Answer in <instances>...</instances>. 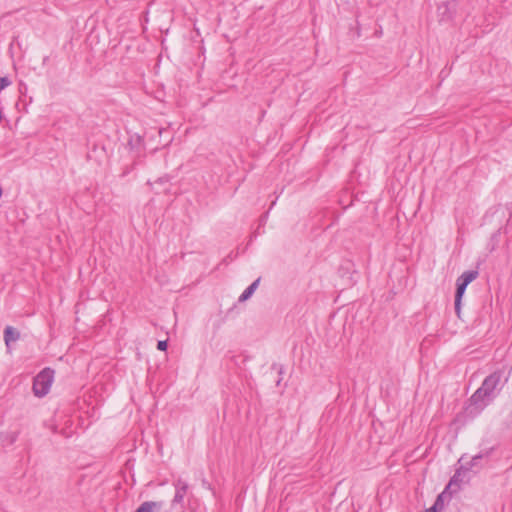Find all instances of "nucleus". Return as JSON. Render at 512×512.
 Here are the masks:
<instances>
[{"mask_svg":"<svg viewBox=\"0 0 512 512\" xmlns=\"http://www.w3.org/2000/svg\"><path fill=\"white\" fill-rule=\"evenodd\" d=\"M502 374V371L497 370L488 375L483 380L481 386L470 397L471 405L478 411L487 407L499 394Z\"/></svg>","mask_w":512,"mask_h":512,"instance_id":"obj_1","label":"nucleus"},{"mask_svg":"<svg viewBox=\"0 0 512 512\" xmlns=\"http://www.w3.org/2000/svg\"><path fill=\"white\" fill-rule=\"evenodd\" d=\"M54 378V370L51 368H44L39 372L33 381V392L38 397L45 396L52 385Z\"/></svg>","mask_w":512,"mask_h":512,"instance_id":"obj_2","label":"nucleus"},{"mask_svg":"<svg viewBox=\"0 0 512 512\" xmlns=\"http://www.w3.org/2000/svg\"><path fill=\"white\" fill-rule=\"evenodd\" d=\"M468 472L469 468H465L463 466L456 470L455 474L451 477L446 486V491H449V495L457 493L460 490L461 484L469 480L467 477Z\"/></svg>","mask_w":512,"mask_h":512,"instance_id":"obj_3","label":"nucleus"},{"mask_svg":"<svg viewBox=\"0 0 512 512\" xmlns=\"http://www.w3.org/2000/svg\"><path fill=\"white\" fill-rule=\"evenodd\" d=\"M175 487V495L172 500V505H180L181 508H183V501L187 494L188 490V484L187 482L183 481L182 479H178L174 482Z\"/></svg>","mask_w":512,"mask_h":512,"instance_id":"obj_4","label":"nucleus"},{"mask_svg":"<svg viewBox=\"0 0 512 512\" xmlns=\"http://www.w3.org/2000/svg\"><path fill=\"white\" fill-rule=\"evenodd\" d=\"M467 284L460 281L459 278L456 280V292H455V311L459 315L461 308V300L466 291Z\"/></svg>","mask_w":512,"mask_h":512,"instance_id":"obj_5","label":"nucleus"},{"mask_svg":"<svg viewBox=\"0 0 512 512\" xmlns=\"http://www.w3.org/2000/svg\"><path fill=\"white\" fill-rule=\"evenodd\" d=\"M467 284L460 281L459 278L456 280V292H455V311L459 315L461 308V300L466 291Z\"/></svg>","mask_w":512,"mask_h":512,"instance_id":"obj_6","label":"nucleus"},{"mask_svg":"<svg viewBox=\"0 0 512 512\" xmlns=\"http://www.w3.org/2000/svg\"><path fill=\"white\" fill-rule=\"evenodd\" d=\"M447 495L449 497L451 496L449 495V491H446L445 488L444 491L437 496L434 504L430 508L426 509L424 512H439V510L443 509L444 507V498Z\"/></svg>","mask_w":512,"mask_h":512,"instance_id":"obj_7","label":"nucleus"},{"mask_svg":"<svg viewBox=\"0 0 512 512\" xmlns=\"http://www.w3.org/2000/svg\"><path fill=\"white\" fill-rule=\"evenodd\" d=\"M20 333L11 326H7L4 330V340L7 346L11 342H15L19 339Z\"/></svg>","mask_w":512,"mask_h":512,"instance_id":"obj_8","label":"nucleus"},{"mask_svg":"<svg viewBox=\"0 0 512 512\" xmlns=\"http://www.w3.org/2000/svg\"><path fill=\"white\" fill-rule=\"evenodd\" d=\"M259 282H260V279H256L253 283H251L244 291L243 293L240 295L239 297V302H245L246 300H248L252 295L253 293L255 292V290L257 289L258 285H259Z\"/></svg>","mask_w":512,"mask_h":512,"instance_id":"obj_9","label":"nucleus"},{"mask_svg":"<svg viewBox=\"0 0 512 512\" xmlns=\"http://www.w3.org/2000/svg\"><path fill=\"white\" fill-rule=\"evenodd\" d=\"M479 275V272L477 270H468L463 272L458 278L460 281L464 282L465 284L469 285L472 281H474Z\"/></svg>","mask_w":512,"mask_h":512,"instance_id":"obj_10","label":"nucleus"},{"mask_svg":"<svg viewBox=\"0 0 512 512\" xmlns=\"http://www.w3.org/2000/svg\"><path fill=\"white\" fill-rule=\"evenodd\" d=\"M10 85H11V81L8 77H6V76L0 77V92Z\"/></svg>","mask_w":512,"mask_h":512,"instance_id":"obj_11","label":"nucleus"},{"mask_svg":"<svg viewBox=\"0 0 512 512\" xmlns=\"http://www.w3.org/2000/svg\"><path fill=\"white\" fill-rule=\"evenodd\" d=\"M480 459H482V455L481 454L473 456L471 461H470V463H469V466L467 468H469V470H470L473 466L477 465V463H478V461Z\"/></svg>","mask_w":512,"mask_h":512,"instance_id":"obj_12","label":"nucleus"},{"mask_svg":"<svg viewBox=\"0 0 512 512\" xmlns=\"http://www.w3.org/2000/svg\"><path fill=\"white\" fill-rule=\"evenodd\" d=\"M168 343L166 340H160L157 343V349L160 351H166L167 350Z\"/></svg>","mask_w":512,"mask_h":512,"instance_id":"obj_13","label":"nucleus"},{"mask_svg":"<svg viewBox=\"0 0 512 512\" xmlns=\"http://www.w3.org/2000/svg\"><path fill=\"white\" fill-rule=\"evenodd\" d=\"M18 438V432H13L9 435V442L14 443Z\"/></svg>","mask_w":512,"mask_h":512,"instance_id":"obj_14","label":"nucleus"},{"mask_svg":"<svg viewBox=\"0 0 512 512\" xmlns=\"http://www.w3.org/2000/svg\"><path fill=\"white\" fill-rule=\"evenodd\" d=\"M2 196V188L0 187V197Z\"/></svg>","mask_w":512,"mask_h":512,"instance_id":"obj_15","label":"nucleus"}]
</instances>
